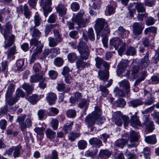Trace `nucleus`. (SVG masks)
Returning a JSON list of instances; mask_svg holds the SVG:
<instances>
[{
  "label": "nucleus",
  "instance_id": "nucleus-1",
  "mask_svg": "<svg viewBox=\"0 0 159 159\" xmlns=\"http://www.w3.org/2000/svg\"><path fill=\"white\" fill-rule=\"evenodd\" d=\"M12 26L9 23H7L3 26L1 30V32L3 35L5 40H7L4 45L5 48L10 47L14 44L15 41V36L13 34L8 36L11 33Z\"/></svg>",
  "mask_w": 159,
  "mask_h": 159
},
{
  "label": "nucleus",
  "instance_id": "nucleus-2",
  "mask_svg": "<svg viewBox=\"0 0 159 159\" xmlns=\"http://www.w3.org/2000/svg\"><path fill=\"white\" fill-rule=\"evenodd\" d=\"M26 115L22 114L17 117L16 122H18L21 130L23 132L25 131L26 128H30L32 125V120L30 118H27L25 120Z\"/></svg>",
  "mask_w": 159,
  "mask_h": 159
},
{
  "label": "nucleus",
  "instance_id": "nucleus-3",
  "mask_svg": "<svg viewBox=\"0 0 159 159\" xmlns=\"http://www.w3.org/2000/svg\"><path fill=\"white\" fill-rule=\"evenodd\" d=\"M121 44V46L118 50V53L120 55L125 50L126 43H125L123 42L122 40L117 37L113 38L110 40V47L111 48L114 47L116 50L118 49Z\"/></svg>",
  "mask_w": 159,
  "mask_h": 159
},
{
  "label": "nucleus",
  "instance_id": "nucleus-4",
  "mask_svg": "<svg viewBox=\"0 0 159 159\" xmlns=\"http://www.w3.org/2000/svg\"><path fill=\"white\" fill-rule=\"evenodd\" d=\"M99 107L96 106L94 111L91 114L88 115L85 118L84 121L88 127H92L96 122L97 118L100 115Z\"/></svg>",
  "mask_w": 159,
  "mask_h": 159
},
{
  "label": "nucleus",
  "instance_id": "nucleus-5",
  "mask_svg": "<svg viewBox=\"0 0 159 159\" xmlns=\"http://www.w3.org/2000/svg\"><path fill=\"white\" fill-rule=\"evenodd\" d=\"M80 41L77 46V49L80 57L85 60L88 59L90 55V51L86 43L82 40Z\"/></svg>",
  "mask_w": 159,
  "mask_h": 159
},
{
  "label": "nucleus",
  "instance_id": "nucleus-6",
  "mask_svg": "<svg viewBox=\"0 0 159 159\" xmlns=\"http://www.w3.org/2000/svg\"><path fill=\"white\" fill-rule=\"evenodd\" d=\"M94 27L97 37L100 36V34L104 28L103 32L104 31L106 28L110 30L107 22L103 18H98L96 19Z\"/></svg>",
  "mask_w": 159,
  "mask_h": 159
},
{
  "label": "nucleus",
  "instance_id": "nucleus-7",
  "mask_svg": "<svg viewBox=\"0 0 159 159\" xmlns=\"http://www.w3.org/2000/svg\"><path fill=\"white\" fill-rule=\"evenodd\" d=\"M113 116L115 119V123L118 126L122 125V120L124 121L125 127L127 126L129 124V117L127 116L122 115L120 111H117L114 113Z\"/></svg>",
  "mask_w": 159,
  "mask_h": 159
},
{
  "label": "nucleus",
  "instance_id": "nucleus-8",
  "mask_svg": "<svg viewBox=\"0 0 159 159\" xmlns=\"http://www.w3.org/2000/svg\"><path fill=\"white\" fill-rule=\"evenodd\" d=\"M84 14L83 10H80L76 15L72 18L73 21L77 23V25L80 27H84L86 24L89 22V19H86L83 20L82 17Z\"/></svg>",
  "mask_w": 159,
  "mask_h": 159
},
{
  "label": "nucleus",
  "instance_id": "nucleus-9",
  "mask_svg": "<svg viewBox=\"0 0 159 159\" xmlns=\"http://www.w3.org/2000/svg\"><path fill=\"white\" fill-rule=\"evenodd\" d=\"M52 0H40V5L42 6L44 16L46 17L49 12L52 11L51 6L52 4Z\"/></svg>",
  "mask_w": 159,
  "mask_h": 159
},
{
  "label": "nucleus",
  "instance_id": "nucleus-10",
  "mask_svg": "<svg viewBox=\"0 0 159 159\" xmlns=\"http://www.w3.org/2000/svg\"><path fill=\"white\" fill-rule=\"evenodd\" d=\"M144 125L149 133L152 132L155 129L153 122L151 121L149 116H145Z\"/></svg>",
  "mask_w": 159,
  "mask_h": 159
},
{
  "label": "nucleus",
  "instance_id": "nucleus-11",
  "mask_svg": "<svg viewBox=\"0 0 159 159\" xmlns=\"http://www.w3.org/2000/svg\"><path fill=\"white\" fill-rule=\"evenodd\" d=\"M84 60H85L80 57V58L77 59L75 62L76 68L80 71L84 69L85 67H88L89 65V63L84 61Z\"/></svg>",
  "mask_w": 159,
  "mask_h": 159
},
{
  "label": "nucleus",
  "instance_id": "nucleus-12",
  "mask_svg": "<svg viewBox=\"0 0 159 159\" xmlns=\"http://www.w3.org/2000/svg\"><path fill=\"white\" fill-rule=\"evenodd\" d=\"M17 11L20 12H24V14L25 17L29 19L30 16L31 12L28 6L25 4L24 6H21L17 8Z\"/></svg>",
  "mask_w": 159,
  "mask_h": 159
},
{
  "label": "nucleus",
  "instance_id": "nucleus-13",
  "mask_svg": "<svg viewBox=\"0 0 159 159\" xmlns=\"http://www.w3.org/2000/svg\"><path fill=\"white\" fill-rule=\"evenodd\" d=\"M132 27L133 33L135 35L141 34L144 28V27L138 22L134 23L133 24Z\"/></svg>",
  "mask_w": 159,
  "mask_h": 159
},
{
  "label": "nucleus",
  "instance_id": "nucleus-14",
  "mask_svg": "<svg viewBox=\"0 0 159 159\" xmlns=\"http://www.w3.org/2000/svg\"><path fill=\"white\" fill-rule=\"evenodd\" d=\"M110 30H108V29H106V30L104 32H102L101 34V36L102 37V42L105 48H107L108 47V40L107 38L110 34Z\"/></svg>",
  "mask_w": 159,
  "mask_h": 159
},
{
  "label": "nucleus",
  "instance_id": "nucleus-15",
  "mask_svg": "<svg viewBox=\"0 0 159 159\" xmlns=\"http://www.w3.org/2000/svg\"><path fill=\"white\" fill-rule=\"evenodd\" d=\"M98 77L99 79L104 82H106L109 77V71L100 70L98 72Z\"/></svg>",
  "mask_w": 159,
  "mask_h": 159
},
{
  "label": "nucleus",
  "instance_id": "nucleus-16",
  "mask_svg": "<svg viewBox=\"0 0 159 159\" xmlns=\"http://www.w3.org/2000/svg\"><path fill=\"white\" fill-rule=\"evenodd\" d=\"M89 142L90 145L97 148H99L102 145V140L97 138H91Z\"/></svg>",
  "mask_w": 159,
  "mask_h": 159
},
{
  "label": "nucleus",
  "instance_id": "nucleus-17",
  "mask_svg": "<svg viewBox=\"0 0 159 159\" xmlns=\"http://www.w3.org/2000/svg\"><path fill=\"white\" fill-rule=\"evenodd\" d=\"M112 83V79H110L108 81V83L105 86L102 85H101L99 86V88L100 91L102 94L105 95V96H107L109 93V91L107 89V87H109Z\"/></svg>",
  "mask_w": 159,
  "mask_h": 159
},
{
  "label": "nucleus",
  "instance_id": "nucleus-18",
  "mask_svg": "<svg viewBox=\"0 0 159 159\" xmlns=\"http://www.w3.org/2000/svg\"><path fill=\"white\" fill-rule=\"evenodd\" d=\"M46 99L49 105H52L54 103L57 99L56 95L52 92L49 93L47 94Z\"/></svg>",
  "mask_w": 159,
  "mask_h": 159
},
{
  "label": "nucleus",
  "instance_id": "nucleus-19",
  "mask_svg": "<svg viewBox=\"0 0 159 159\" xmlns=\"http://www.w3.org/2000/svg\"><path fill=\"white\" fill-rule=\"evenodd\" d=\"M128 66L127 62L121 61L120 63L118 66L117 70V73L120 76L125 70V68Z\"/></svg>",
  "mask_w": 159,
  "mask_h": 159
},
{
  "label": "nucleus",
  "instance_id": "nucleus-20",
  "mask_svg": "<svg viewBox=\"0 0 159 159\" xmlns=\"http://www.w3.org/2000/svg\"><path fill=\"white\" fill-rule=\"evenodd\" d=\"M143 104L142 100L139 99H133L130 101L128 104L129 107L133 108H136L138 106L143 105Z\"/></svg>",
  "mask_w": 159,
  "mask_h": 159
},
{
  "label": "nucleus",
  "instance_id": "nucleus-21",
  "mask_svg": "<svg viewBox=\"0 0 159 159\" xmlns=\"http://www.w3.org/2000/svg\"><path fill=\"white\" fill-rule=\"evenodd\" d=\"M130 124L131 125L134 127L136 125L141 126L140 122L139 120V117L137 116L136 112L134 115L131 116Z\"/></svg>",
  "mask_w": 159,
  "mask_h": 159
},
{
  "label": "nucleus",
  "instance_id": "nucleus-22",
  "mask_svg": "<svg viewBox=\"0 0 159 159\" xmlns=\"http://www.w3.org/2000/svg\"><path fill=\"white\" fill-rule=\"evenodd\" d=\"M40 79L39 81V87L42 89H44L46 88L47 85V81L45 80V73L44 71L42 72V75L39 76Z\"/></svg>",
  "mask_w": 159,
  "mask_h": 159
},
{
  "label": "nucleus",
  "instance_id": "nucleus-23",
  "mask_svg": "<svg viewBox=\"0 0 159 159\" xmlns=\"http://www.w3.org/2000/svg\"><path fill=\"white\" fill-rule=\"evenodd\" d=\"M118 33L119 35L122 38H127L129 34V31L126 30L122 26H120L118 29Z\"/></svg>",
  "mask_w": 159,
  "mask_h": 159
},
{
  "label": "nucleus",
  "instance_id": "nucleus-24",
  "mask_svg": "<svg viewBox=\"0 0 159 159\" xmlns=\"http://www.w3.org/2000/svg\"><path fill=\"white\" fill-rule=\"evenodd\" d=\"M149 54V53L148 52L146 53V55L141 60L140 65L142 68L147 67L150 62L148 59Z\"/></svg>",
  "mask_w": 159,
  "mask_h": 159
},
{
  "label": "nucleus",
  "instance_id": "nucleus-25",
  "mask_svg": "<svg viewBox=\"0 0 159 159\" xmlns=\"http://www.w3.org/2000/svg\"><path fill=\"white\" fill-rule=\"evenodd\" d=\"M9 96L6 95V100L7 102L10 106L13 105L18 100L16 96L12 98V95Z\"/></svg>",
  "mask_w": 159,
  "mask_h": 159
},
{
  "label": "nucleus",
  "instance_id": "nucleus-26",
  "mask_svg": "<svg viewBox=\"0 0 159 159\" xmlns=\"http://www.w3.org/2000/svg\"><path fill=\"white\" fill-rule=\"evenodd\" d=\"M111 154V152L108 150L101 149L99 153V156L101 158H106L109 157Z\"/></svg>",
  "mask_w": 159,
  "mask_h": 159
},
{
  "label": "nucleus",
  "instance_id": "nucleus-27",
  "mask_svg": "<svg viewBox=\"0 0 159 159\" xmlns=\"http://www.w3.org/2000/svg\"><path fill=\"white\" fill-rule=\"evenodd\" d=\"M89 101L88 99L83 98L80 102L78 105L79 107L80 108H84L85 110L87 109L89 105Z\"/></svg>",
  "mask_w": 159,
  "mask_h": 159
},
{
  "label": "nucleus",
  "instance_id": "nucleus-28",
  "mask_svg": "<svg viewBox=\"0 0 159 159\" xmlns=\"http://www.w3.org/2000/svg\"><path fill=\"white\" fill-rule=\"evenodd\" d=\"M22 147L20 145H17L16 147H13V156L14 158L18 157L20 156L21 150Z\"/></svg>",
  "mask_w": 159,
  "mask_h": 159
},
{
  "label": "nucleus",
  "instance_id": "nucleus-29",
  "mask_svg": "<svg viewBox=\"0 0 159 159\" xmlns=\"http://www.w3.org/2000/svg\"><path fill=\"white\" fill-rule=\"evenodd\" d=\"M120 85L125 90L126 93H128L129 92V83L127 80H124L121 81L120 83Z\"/></svg>",
  "mask_w": 159,
  "mask_h": 159
},
{
  "label": "nucleus",
  "instance_id": "nucleus-30",
  "mask_svg": "<svg viewBox=\"0 0 159 159\" xmlns=\"http://www.w3.org/2000/svg\"><path fill=\"white\" fill-rule=\"evenodd\" d=\"M145 140L147 143L151 144H154L157 141L155 135L146 137Z\"/></svg>",
  "mask_w": 159,
  "mask_h": 159
},
{
  "label": "nucleus",
  "instance_id": "nucleus-31",
  "mask_svg": "<svg viewBox=\"0 0 159 159\" xmlns=\"http://www.w3.org/2000/svg\"><path fill=\"white\" fill-rule=\"evenodd\" d=\"M56 10L60 15L62 16L66 14V9L65 7L61 4H59L56 7Z\"/></svg>",
  "mask_w": 159,
  "mask_h": 159
},
{
  "label": "nucleus",
  "instance_id": "nucleus-32",
  "mask_svg": "<svg viewBox=\"0 0 159 159\" xmlns=\"http://www.w3.org/2000/svg\"><path fill=\"white\" fill-rule=\"evenodd\" d=\"M147 76L146 70L144 69L143 70L141 75V77L139 78L135 81V85H138L143 80L145 77Z\"/></svg>",
  "mask_w": 159,
  "mask_h": 159
},
{
  "label": "nucleus",
  "instance_id": "nucleus-33",
  "mask_svg": "<svg viewBox=\"0 0 159 159\" xmlns=\"http://www.w3.org/2000/svg\"><path fill=\"white\" fill-rule=\"evenodd\" d=\"M115 103L117 107L123 108L126 104V102L124 99L119 98L116 101Z\"/></svg>",
  "mask_w": 159,
  "mask_h": 159
},
{
  "label": "nucleus",
  "instance_id": "nucleus-34",
  "mask_svg": "<svg viewBox=\"0 0 159 159\" xmlns=\"http://www.w3.org/2000/svg\"><path fill=\"white\" fill-rule=\"evenodd\" d=\"M16 53V47L15 45H13L10 48L7 52V57L8 58L12 57Z\"/></svg>",
  "mask_w": 159,
  "mask_h": 159
},
{
  "label": "nucleus",
  "instance_id": "nucleus-35",
  "mask_svg": "<svg viewBox=\"0 0 159 159\" xmlns=\"http://www.w3.org/2000/svg\"><path fill=\"white\" fill-rule=\"evenodd\" d=\"M73 125V122L71 121L69 123H66L64 125L63 128V130L65 132L66 134L68 133L71 130Z\"/></svg>",
  "mask_w": 159,
  "mask_h": 159
},
{
  "label": "nucleus",
  "instance_id": "nucleus-36",
  "mask_svg": "<svg viewBox=\"0 0 159 159\" xmlns=\"http://www.w3.org/2000/svg\"><path fill=\"white\" fill-rule=\"evenodd\" d=\"M46 134L48 138L50 139L53 140L55 137L56 133L51 129H48L46 130Z\"/></svg>",
  "mask_w": 159,
  "mask_h": 159
},
{
  "label": "nucleus",
  "instance_id": "nucleus-37",
  "mask_svg": "<svg viewBox=\"0 0 159 159\" xmlns=\"http://www.w3.org/2000/svg\"><path fill=\"white\" fill-rule=\"evenodd\" d=\"M49 46L51 47L56 46L58 43H60L59 41L55 39L53 37H49L48 38Z\"/></svg>",
  "mask_w": 159,
  "mask_h": 159
},
{
  "label": "nucleus",
  "instance_id": "nucleus-38",
  "mask_svg": "<svg viewBox=\"0 0 159 159\" xmlns=\"http://www.w3.org/2000/svg\"><path fill=\"white\" fill-rule=\"evenodd\" d=\"M135 9L137 10L138 12H144L146 9L144 7V5L141 3H137L135 6Z\"/></svg>",
  "mask_w": 159,
  "mask_h": 159
},
{
  "label": "nucleus",
  "instance_id": "nucleus-39",
  "mask_svg": "<svg viewBox=\"0 0 159 159\" xmlns=\"http://www.w3.org/2000/svg\"><path fill=\"white\" fill-rule=\"evenodd\" d=\"M87 146V142L84 140H79L77 143L78 148L80 150H84L85 149Z\"/></svg>",
  "mask_w": 159,
  "mask_h": 159
},
{
  "label": "nucleus",
  "instance_id": "nucleus-40",
  "mask_svg": "<svg viewBox=\"0 0 159 159\" xmlns=\"http://www.w3.org/2000/svg\"><path fill=\"white\" fill-rule=\"evenodd\" d=\"M42 75V73L38 74L36 73L31 76L30 77V81L32 83H36L38 82L40 79L39 76Z\"/></svg>",
  "mask_w": 159,
  "mask_h": 159
},
{
  "label": "nucleus",
  "instance_id": "nucleus-41",
  "mask_svg": "<svg viewBox=\"0 0 159 159\" xmlns=\"http://www.w3.org/2000/svg\"><path fill=\"white\" fill-rule=\"evenodd\" d=\"M28 101L32 104H34L37 103L39 101L38 97L36 94H34L28 98Z\"/></svg>",
  "mask_w": 159,
  "mask_h": 159
},
{
  "label": "nucleus",
  "instance_id": "nucleus-42",
  "mask_svg": "<svg viewBox=\"0 0 159 159\" xmlns=\"http://www.w3.org/2000/svg\"><path fill=\"white\" fill-rule=\"evenodd\" d=\"M114 92L116 95L118 97H123L125 96V93L122 90L120 89L117 87H116L114 89Z\"/></svg>",
  "mask_w": 159,
  "mask_h": 159
},
{
  "label": "nucleus",
  "instance_id": "nucleus-43",
  "mask_svg": "<svg viewBox=\"0 0 159 159\" xmlns=\"http://www.w3.org/2000/svg\"><path fill=\"white\" fill-rule=\"evenodd\" d=\"M87 36L89 39L92 41H94L95 39V34L94 31L92 28H89L87 32Z\"/></svg>",
  "mask_w": 159,
  "mask_h": 159
},
{
  "label": "nucleus",
  "instance_id": "nucleus-44",
  "mask_svg": "<svg viewBox=\"0 0 159 159\" xmlns=\"http://www.w3.org/2000/svg\"><path fill=\"white\" fill-rule=\"evenodd\" d=\"M126 142V140L125 139H119L116 141L115 146L122 148L125 145Z\"/></svg>",
  "mask_w": 159,
  "mask_h": 159
},
{
  "label": "nucleus",
  "instance_id": "nucleus-45",
  "mask_svg": "<svg viewBox=\"0 0 159 159\" xmlns=\"http://www.w3.org/2000/svg\"><path fill=\"white\" fill-rule=\"evenodd\" d=\"M130 141L131 142L137 141L138 138V133L132 130L130 133Z\"/></svg>",
  "mask_w": 159,
  "mask_h": 159
},
{
  "label": "nucleus",
  "instance_id": "nucleus-46",
  "mask_svg": "<svg viewBox=\"0 0 159 159\" xmlns=\"http://www.w3.org/2000/svg\"><path fill=\"white\" fill-rule=\"evenodd\" d=\"M64 63V60L62 58L60 57H57L54 61V63L57 66H61Z\"/></svg>",
  "mask_w": 159,
  "mask_h": 159
},
{
  "label": "nucleus",
  "instance_id": "nucleus-47",
  "mask_svg": "<svg viewBox=\"0 0 159 159\" xmlns=\"http://www.w3.org/2000/svg\"><path fill=\"white\" fill-rule=\"evenodd\" d=\"M22 88L26 90L27 94H30L32 92L33 88L27 83H24L22 86Z\"/></svg>",
  "mask_w": 159,
  "mask_h": 159
},
{
  "label": "nucleus",
  "instance_id": "nucleus-48",
  "mask_svg": "<svg viewBox=\"0 0 159 159\" xmlns=\"http://www.w3.org/2000/svg\"><path fill=\"white\" fill-rule=\"evenodd\" d=\"M157 28L154 26H151L146 28L144 31L145 34H147L148 33L151 32L155 34L157 33Z\"/></svg>",
  "mask_w": 159,
  "mask_h": 159
},
{
  "label": "nucleus",
  "instance_id": "nucleus-49",
  "mask_svg": "<svg viewBox=\"0 0 159 159\" xmlns=\"http://www.w3.org/2000/svg\"><path fill=\"white\" fill-rule=\"evenodd\" d=\"M95 60L96 62L95 65L96 67L100 69L104 61L102 58L98 57H96Z\"/></svg>",
  "mask_w": 159,
  "mask_h": 159
},
{
  "label": "nucleus",
  "instance_id": "nucleus-50",
  "mask_svg": "<svg viewBox=\"0 0 159 159\" xmlns=\"http://www.w3.org/2000/svg\"><path fill=\"white\" fill-rule=\"evenodd\" d=\"M15 88V86L14 84L12 83L10 84L6 92V95H12L13 92L14 91Z\"/></svg>",
  "mask_w": 159,
  "mask_h": 159
},
{
  "label": "nucleus",
  "instance_id": "nucleus-51",
  "mask_svg": "<svg viewBox=\"0 0 159 159\" xmlns=\"http://www.w3.org/2000/svg\"><path fill=\"white\" fill-rule=\"evenodd\" d=\"M54 36L55 37V39H56L59 42H61L62 40L61 35L59 33V31L57 29H54L53 30Z\"/></svg>",
  "mask_w": 159,
  "mask_h": 159
},
{
  "label": "nucleus",
  "instance_id": "nucleus-52",
  "mask_svg": "<svg viewBox=\"0 0 159 159\" xmlns=\"http://www.w3.org/2000/svg\"><path fill=\"white\" fill-rule=\"evenodd\" d=\"M136 50L133 47L130 46L127 50L126 54L127 55H134L136 53Z\"/></svg>",
  "mask_w": 159,
  "mask_h": 159
},
{
  "label": "nucleus",
  "instance_id": "nucleus-53",
  "mask_svg": "<svg viewBox=\"0 0 159 159\" xmlns=\"http://www.w3.org/2000/svg\"><path fill=\"white\" fill-rule=\"evenodd\" d=\"M56 25L50 24L46 25L45 30V33L46 36H47L49 34L52 29L56 26Z\"/></svg>",
  "mask_w": 159,
  "mask_h": 159
},
{
  "label": "nucleus",
  "instance_id": "nucleus-54",
  "mask_svg": "<svg viewBox=\"0 0 159 159\" xmlns=\"http://www.w3.org/2000/svg\"><path fill=\"white\" fill-rule=\"evenodd\" d=\"M67 57L69 61L73 63L77 59V56L75 53L72 52L68 55Z\"/></svg>",
  "mask_w": 159,
  "mask_h": 159
},
{
  "label": "nucleus",
  "instance_id": "nucleus-55",
  "mask_svg": "<svg viewBox=\"0 0 159 159\" xmlns=\"http://www.w3.org/2000/svg\"><path fill=\"white\" fill-rule=\"evenodd\" d=\"M35 28V27L34 26L31 27L30 29V31H33L32 36L40 37L41 34V32L38 29Z\"/></svg>",
  "mask_w": 159,
  "mask_h": 159
},
{
  "label": "nucleus",
  "instance_id": "nucleus-56",
  "mask_svg": "<svg viewBox=\"0 0 159 159\" xmlns=\"http://www.w3.org/2000/svg\"><path fill=\"white\" fill-rule=\"evenodd\" d=\"M80 134L79 133H72L68 135V138L69 140L71 141H73L76 138H78L80 136Z\"/></svg>",
  "mask_w": 159,
  "mask_h": 159
},
{
  "label": "nucleus",
  "instance_id": "nucleus-57",
  "mask_svg": "<svg viewBox=\"0 0 159 159\" xmlns=\"http://www.w3.org/2000/svg\"><path fill=\"white\" fill-rule=\"evenodd\" d=\"M67 116L69 118H74L76 115V111L75 110L70 109L68 110L66 112Z\"/></svg>",
  "mask_w": 159,
  "mask_h": 159
},
{
  "label": "nucleus",
  "instance_id": "nucleus-58",
  "mask_svg": "<svg viewBox=\"0 0 159 159\" xmlns=\"http://www.w3.org/2000/svg\"><path fill=\"white\" fill-rule=\"evenodd\" d=\"M58 123L59 121L58 120L56 119H52L51 122V125L54 130H56L57 129Z\"/></svg>",
  "mask_w": 159,
  "mask_h": 159
},
{
  "label": "nucleus",
  "instance_id": "nucleus-59",
  "mask_svg": "<svg viewBox=\"0 0 159 159\" xmlns=\"http://www.w3.org/2000/svg\"><path fill=\"white\" fill-rule=\"evenodd\" d=\"M46 111L44 109H40L38 112L37 115L39 117V119L42 120L45 116Z\"/></svg>",
  "mask_w": 159,
  "mask_h": 159
},
{
  "label": "nucleus",
  "instance_id": "nucleus-60",
  "mask_svg": "<svg viewBox=\"0 0 159 159\" xmlns=\"http://www.w3.org/2000/svg\"><path fill=\"white\" fill-rule=\"evenodd\" d=\"M41 41H39L37 38H32L30 41V45H34L35 46H37L41 44Z\"/></svg>",
  "mask_w": 159,
  "mask_h": 159
},
{
  "label": "nucleus",
  "instance_id": "nucleus-61",
  "mask_svg": "<svg viewBox=\"0 0 159 159\" xmlns=\"http://www.w3.org/2000/svg\"><path fill=\"white\" fill-rule=\"evenodd\" d=\"M50 53H51L50 50L48 49H44L43 52V54L41 56L40 59L43 60H44L45 59L46 57Z\"/></svg>",
  "mask_w": 159,
  "mask_h": 159
},
{
  "label": "nucleus",
  "instance_id": "nucleus-62",
  "mask_svg": "<svg viewBox=\"0 0 159 159\" xmlns=\"http://www.w3.org/2000/svg\"><path fill=\"white\" fill-rule=\"evenodd\" d=\"M155 101V98L153 96H151L148 98L144 102V104L145 105H150L154 103Z\"/></svg>",
  "mask_w": 159,
  "mask_h": 159
},
{
  "label": "nucleus",
  "instance_id": "nucleus-63",
  "mask_svg": "<svg viewBox=\"0 0 159 159\" xmlns=\"http://www.w3.org/2000/svg\"><path fill=\"white\" fill-rule=\"evenodd\" d=\"M70 7L72 11H77L79 9L80 6L78 3L74 2L71 4Z\"/></svg>",
  "mask_w": 159,
  "mask_h": 159
},
{
  "label": "nucleus",
  "instance_id": "nucleus-64",
  "mask_svg": "<svg viewBox=\"0 0 159 159\" xmlns=\"http://www.w3.org/2000/svg\"><path fill=\"white\" fill-rule=\"evenodd\" d=\"M25 96V94L22 91V90L20 89H18L16 91V97L19 100L20 97L22 98L24 97Z\"/></svg>",
  "mask_w": 159,
  "mask_h": 159
}]
</instances>
